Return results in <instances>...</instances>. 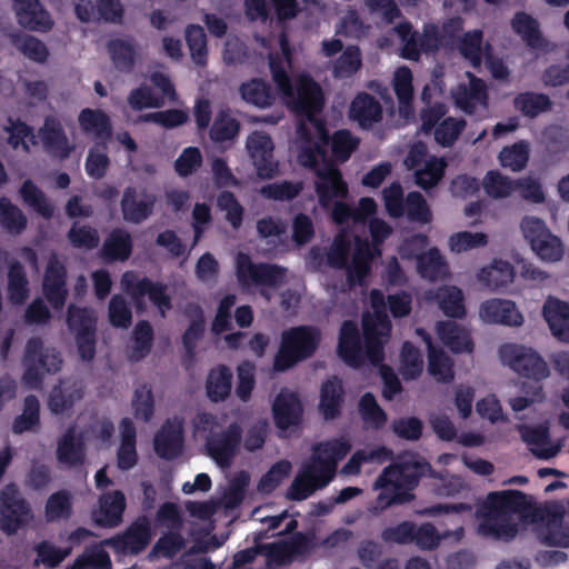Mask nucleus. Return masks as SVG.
<instances>
[{
	"label": "nucleus",
	"instance_id": "1",
	"mask_svg": "<svg viewBox=\"0 0 569 569\" xmlns=\"http://www.w3.org/2000/svg\"><path fill=\"white\" fill-rule=\"evenodd\" d=\"M533 508L532 498L522 491L490 492L476 512L480 519L478 532L483 537L510 541L518 533V526L512 521V516L526 517Z\"/></svg>",
	"mask_w": 569,
	"mask_h": 569
},
{
	"label": "nucleus",
	"instance_id": "2",
	"mask_svg": "<svg viewBox=\"0 0 569 569\" xmlns=\"http://www.w3.org/2000/svg\"><path fill=\"white\" fill-rule=\"evenodd\" d=\"M429 468L428 462L415 459H400L386 467L373 483L380 492L368 508L369 512L378 517L393 505L411 502L416 498L413 490Z\"/></svg>",
	"mask_w": 569,
	"mask_h": 569
},
{
	"label": "nucleus",
	"instance_id": "3",
	"mask_svg": "<svg viewBox=\"0 0 569 569\" xmlns=\"http://www.w3.org/2000/svg\"><path fill=\"white\" fill-rule=\"evenodd\" d=\"M321 332L313 326H297L282 331L279 349L274 356L273 368L283 372L297 362L313 356L319 347Z\"/></svg>",
	"mask_w": 569,
	"mask_h": 569
},
{
	"label": "nucleus",
	"instance_id": "4",
	"mask_svg": "<svg viewBox=\"0 0 569 569\" xmlns=\"http://www.w3.org/2000/svg\"><path fill=\"white\" fill-rule=\"evenodd\" d=\"M370 298L375 312L362 319L363 338L370 363L380 366L385 360V338L390 336L392 326L383 310L386 303L382 292L373 289Z\"/></svg>",
	"mask_w": 569,
	"mask_h": 569
},
{
	"label": "nucleus",
	"instance_id": "5",
	"mask_svg": "<svg viewBox=\"0 0 569 569\" xmlns=\"http://www.w3.org/2000/svg\"><path fill=\"white\" fill-rule=\"evenodd\" d=\"M23 366V381L30 388H38L46 373L60 371L62 358L56 348H44L41 338L32 337L26 343Z\"/></svg>",
	"mask_w": 569,
	"mask_h": 569
},
{
	"label": "nucleus",
	"instance_id": "6",
	"mask_svg": "<svg viewBox=\"0 0 569 569\" xmlns=\"http://www.w3.org/2000/svg\"><path fill=\"white\" fill-rule=\"evenodd\" d=\"M33 519L30 502L21 495L14 482L6 485L0 491V530L16 535Z\"/></svg>",
	"mask_w": 569,
	"mask_h": 569
},
{
	"label": "nucleus",
	"instance_id": "7",
	"mask_svg": "<svg viewBox=\"0 0 569 569\" xmlns=\"http://www.w3.org/2000/svg\"><path fill=\"white\" fill-rule=\"evenodd\" d=\"M236 277L241 287L278 288L287 277V268L269 262H253L249 254L236 257Z\"/></svg>",
	"mask_w": 569,
	"mask_h": 569
},
{
	"label": "nucleus",
	"instance_id": "8",
	"mask_svg": "<svg viewBox=\"0 0 569 569\" xmlns=\"http://www.w3.org/2000/svg\"><path fill=\"white\" fill-rule=\"evenodd\" d=\"M121 283L123 290L131 297L137 310L146 308V296L162 315L172 308L171 298L167 293V286L162 282H153L148 277L139 278L136 272L127 271L122 276Z\"/></svg>",
	"mask_w": 569,
	"mask_h": 569
},
{
	"label": "nucleus",
	"instance_id": "9",
	"mask_svg": "<svg viewBox=\"0 0 569 569\" xmlns=\"http://www.w3.org/2000/svg\"><path fill=\"white\" fill-rule=\"evenodd\" d=\"M503 363L522 377L540 381L549 376V368L543 358L531 348L517 343H505L499 348Z\"/></svg>",
	"mask_w": 569,
	"mask_h": 569
},
{
	"label": "nucleus",
	"instance_id": "10",
	"mask_svg": "<svg viewBox=\"0 0 569 569\" xmlns=\"http://www.w3.org/2000/svg\"><path fill=\"white\" fill-rule=\"evenodd\" d=\"M520 227L531 249L542 260L556 262L562 259L563 244L560 238L550 232L542 219L525 217Z\"/></svg>",
	"mask_w": 569,
	"mask_h": 569
},
{
	"label": "nucleus",
	"instance_id": "11",
	"mask_svg": "<svg viewBox=\"0 0 569 569\" xmlns=\"http://www.w3.org/2000/svg\"><path fill=\"white\" fill-rule=\"evenodd\" d=\"M316 547L317 536L313 531H298L286 540L269 545L267 556L277 565L284 566L309 556Z\"/></svg>",
	"mask_w": 569,
	"mask_h": 569
},
{
	"label": "nucleus",
	"instance_id": "12",
	"mask_svg": "<svg viewBox=\"0 0 569 569\" xmlns=\"http://www.w3.org/2000/svg\"><path fill=\"white\" fill-rule=\"evenodd\" d=\"M241 440V426L231 422L223 431L211 433L206 440V448L219 467L228 468L239 451Z\"/></svg>",
	"mask_w": 569,
	"mask_h": 569
},
{
	"label": "nucleus",
	"instance_id": "13",
	"mask_svg": "<svg viewBox=\"0 0 569 569\" xmlns=\"http://www.w3.org/2000/svg\"><path fill=\"white\" fill-rule=\"evenodd\" d=\"M246 147L260 179H272L277 176L279 163L274 160V144L269 134L260 131L252 132L247 139Z\"/></svg>",
	"mask_w": 569,
	"mask_h": 569
},
{
	"label": "nucleus",
	"instance_id": "14",
	"mask_svg": "<svg viewBox=\"0 0 569 569\" xmlns=\"http://www.w3.org/2000/svg\"><path fill=\"white\" fill-rule=\"evenodd\" d=\"M287 104L300 116L311 119L323 108L321 87L310 77L301 76L293 87V97L284 98Z\"/></svg>",
	"mask_w": 569,
	"mask_h": 569
},
{
	"label": "nucleus",
	"instance_id": "15",
	"mask_svg": "<svg viewBox=\"0 0 569 569\" xmlns=\"http://www.w3.org/2000/svg\"><path fill=\"white\" fill-rule=\"evenodd\" d=\"M151 538V522L148 517L141 516L132 521L122 533L113 537L110 545L118 553L136 556L148 547Z\"/></svg>",
	"mask_w": 569,
	"mask_h": 569
},
{
	"label": "nucleus",
	"instance_id": "16",
	"mask_svg": "<svg viewBox=\"0 0 569 569\" xmlns=\"http://www.w3.org/2000/svg\"><path fill=\"white\" fill-rule=\"evenodd\" d=\"M156 202V194L146 189L139 191L137 187L128 186L120 200L122 219L129 223L140 224L152 216Z\"/></svg>",
	"mask_w": 569,
	"mask_h": 569
},
{
	"label": "nucleus",
	"instance_id": "17",
	"mask_svg": "<svg viewBox=\"0 0 569 569\" xmlns=\"http://www.w3.org/2000/svg\"><path fill=\"white\" fill-rule=\"evenodd\" d=\"M42 293L54 310H62L67 298V268L56 254L48 260L43 279Z\"/></svg>",
	"mask_w": 569,
	"mask_h": 569
},
{
	"label": "nucleus",
	"instance_id": "18",
	"mask_svg": "<svg viewBox=\"0 0 569 569\" xmlns=\"http://www.w3.org/2000/svg\"><path fill=\"white\" fill-rule=\"evenodd\" d=\"M338 356L351 368H360L365 365L367 355L366 343L361 342V336L357 323L352 320H345L340 327L338 339Z\"/></svg>",
	"mask_w": 569,
	"mask_h": 569
},
{
	"label": "nucleus",
	"instance_id": "19",
	"mask_svg": "<svg viewBox=\"0 0 569 569\" xmlns=\"http://www.w3.org/2000/svg\"><path fill=\"white\" fill-rule=\"evenodd\" d=\"M318 181L315 184L319 203L323 208L332 204L333 199L343 198L348 193V186L342 179L339 168L331 161H325L317 169Z\"/></svg>",
	"mask_w": 569,
	"mask_h": 569
},
{
	"label": "nucleus",
	"instance_id": "20",
	"mask_svg": "<svg viewBox=\"0 0 569 569\" xmlns=\"http://www.w3.org/2000/svg\"><path fill=\"white\" fill-rule=\"evenodd\" d=\"M18 23L30 31L48 32L53 27L49 12L39 0H12Z\"/></svg>",
	"mask_w": 569,
	"mask_h": 569
},
{
	"label": "nucleus",
	"instance_id": "21",
	"mask_svg": "<svg viewBox=\"0 0 569 569\" xmlns=\"http://www.w3.org/2000/svg\"><path fill=\"white\" fill-rule=\"evenodd\" d=\"M303 408L300 399L293 392L281 391L272 405V415L276 427L286 431L291 427H298L302 421Z\"/></svg>",
	"mask_w": 569,
	"mask_h": 569
},
{
	"label": "nucleus",
	"instance_id": "22",
	"mask_svg": "<svg viewBox=\"0 0 569 569\" xmlns=\"http://www.w3.org/2000/svg\"><path fill=\"white\" fill-rule=\"evenodd\" d=\"M154 451L161 459L173 460L183 449V430L180 422L167 420L154 436Z\"/></svg>",
	"mask_w": 569,
	"mask_h": 569
},
{
	"label": "nucleus",
	"instance_id": "23",
	"mask_svg": "<svg viewBox=\"0 0 569 569\" xmlns=\"http://www.w3.org/2000/svg\"><path fill=\"white\" fill-rule=\"evenodd\" d=\"M378 256L371 243L366 239L356 240L351 264L347 268L346 278L349 287L363 284L371 272V262Z\"/></svg>",
	"mask_w": 569,
	"mask_h": 569
},
{
	"label": "nucleus",
	"instance_id": "24",
	"mask_svg": "<svg viewBox=\"0 0 569 569\" xmlns=\"http://www.w3.org/2000/svg\"><path fill=\"white\" fill-rule=\"evenodd\" d=\"M79 126L84 134L92 136L103 149L112 137V124L109 116L100 109L84 108L78 117Z\"/></svg>",
	"mask_w": 569,
	"mask_h": 569
},
{
	"label": "nucleus",
	"instance_id": "25",
	"mask_svg": "<svg viewBox=\"0 0 569 569\" xmlns=\"http://www.w3.org/2000/svg\"><path fill=\"white\" fill-rule=\"evenodd\" d=\"M46 150L53 157L64 160L74 149L66 134L61 122L56 118H47L40 130Z\"/></svg>",
	"mask_w": 569,
	"mask_h": 569
},
{
	"label": "nucleus",
	"instance_id": "26",
	"mask_svg": "<svg viewBox=\"0 0 569 569\" xmlns=\"http://www.w3.org/2000/svg\"><path fill=\"white\" fill-rule=\"evenodd\" d=\"M481 318L490 323L517 327L523 322V317L515 302L502 299H490L481 303Z\"/></svg>",
	"mask_w": 569,
	"mask_h": 569
},
{
	"label": "nucleus",
	"instance_id": "27",
	"mask_svg": "<svg viewBox=\"0 0 569 569\" xmlns=\"http://www.w3.org/2000/svg\"><path fill=\"white\" fill-rule=\"evenodd\" d=\"M349 116L363 129H370L382 120L381 103L368 92H359L351 101Z\"/></svg>",
	"mask_w": 569,
	"mask_h": 569
},
{
	"label": "nucleus",
	"instance_id": "28",
	"mask_svg": "<svg viewBox=\"0 0 569 569\" xmlns=\"http://www.w3.org/2000/svg\"><path fill=\"white\" fill-rule=\"evenodd\" d=\"M513 31L535 51H549V42L543 37L538 21L526 12H517L511 21Z\"/></svg>",
	"mask_w": 569,
	"mask_h": 569
},
{
	"label": "nucleus",
	"instance_id": "29",
	"mask_svg": "<svg viewBox=\"0 0 569 569\" xmlns=\"http://www.w3.org/2000/svg\"><path fill=\"white\" fill-rule=\"evenodd\" d=\"M542 315L552 335L560 341L569 342V302L549 297Z\"/></svg>",
	"mask_w": 569,
	"mask_h": 569
},
{
	"label": "nucleus",
	"instance_id": "30",
	"mask_svg": "<svg viewBox=\"0 0 569 569\" xmlns=\"http://www.w3.org/2000/svg\"><path fill=\"white\" fill-rule=\"evenodd\" d=\"M241 99L258 109H268L277 100V92L271 84L261 78H251L239 86Z\"/></svg>",
	"mask_w": 569,
	"mask_h": 569
},
{
	"label": "nucleus",
	"instance_id": "31",
	"mask_svg": "<svg viewBox=\"0 0 569 569\" xmlns=\"http://www.w3.org/2000/svg\"><path fill=\"white\" fill-rule=\"evenodd\" d=\"M345 390L341 380L333 376L323 381L320 388L319 411L325 420H333L341 413L345 400Z\"/></svg>",
	"mask_w": 569,
	"mask_h": 569
},
{
	"label": "nucleus",
	"instance_id": "32",
	"mask_svg": "<svg viewBox=\"0 0 569 569\" xmlns=\"http://www.w3.org/2000/svg\"><path fill=\"white\" fill-rule=\"evenodd\" d=\"M133 250L131 234L122 228H114L104 239L101 256L108 262L127 261Z\"/></svg>",
	"mask_w": 569,
	"mask_h": 569
},
{
	"label": "nucleus",
	"instance_id": "33",
	"mask_svg": "<svg viewBox=\"0 0 569 569\" xmlns=\"http://www.w3.org/2000/svg\"><path fill=\"white\" fill-rule=\"evenodd\" d=\"M107 51L114 68L129 73L133 70L138 54V46L132 38H114L107 42Z\"/></svg>",
	"mask_w": 569,
	"mask_h": 569
},
{
	"label": "nucleus",
	"instance_id": "34",
	"mask_svg": "<svg viewBox=\"0 0 569 569\" xmlns=\"http://www.w3.org/2000/svg\"><path fill=\"white\" fill-rule=\"evenodd\" d=\"M478 279L492 291H503L515 279V270L510 262L495 260L492 264L482 268Z\"/></svg>",
	"mask_w": 569,
	"mask_h": 569
},
{
	"label": "nucleus",
	"instance_id": "35",
	"mask_svg": "<svg viewBox=\"0 0 569 569\" xmlns=\"http://www.w3.org/2000/svg\"><path fill=\"white\" fill-rule=\"evenodd\" d=\"M232 372L226 365H219L210 369L206 380L207 397L212 402L227 400L232 388Z\"/></svg>",
	"mask_w": 569,
	"mask_h": 569
},
{
	"label": "nucleus",
	"instance_id": "36",
	"mask_svg": "<svg viewBox=\"0 0 569 569\" xmlns=\"http://www.w3.org/2000/svg\"><path fill=\"white\" fill-rule=\"evenodd\" d=\"M437 332L442 343L455 353L472 352L473 342L466 329L452 321L438 323Z\"/></svg>",
	"mask_w": 569,
	"mask_h": 569
},
{
	"label": "nucleus",
	"instance_id": "37",
	"mask_svg": "<svg viewBox=\"0 0 569 569\" xmlns=\"http://www.w3.org/2000/svg\"><path fill=\"white\" fill-rule=\"evenodd\" d=\"M126 509V497L120 490L106 493L100 499V512L96 522L103 527H116L122 521Z\"/></svg>",
	"mask_w": 569,
	"mask_h": 569
},
{
	"label": "nucleus",
	"instance_id": "38",
	"mask_svg": "<svg viewBox=\"0 0 569 569\" xmlns=\"http://www.w3.org/2000/svg\"><path fill=\"white\" fill-rule=\"evenodd\" d=\"M512 106L523 117L535 119L541 113L550 111L552 109V101L546 93L525 91L513 98Z\"/></svg>",
	"mask_w": 569,
	"mask_h": 569
},
{
	"label": "nucleus",
	"instance_id": "39",
	"mask_svg": "<svg viewBox=\"0 0 569 569\" xmlns=\"http://www.w3.org/2000/svg\"><path fill=\"white\" fill-rule=\"evenodd\" d=\"M57 460L68 467H79L84 462V445L77 439L73 428H69L58 441Z\"/></svg>",
	"mask_w": 569,
	"mask_h": 569
},
{
	"label": "nucleus",
	"instance_id": "40",
	"mask_svg": "<svg viewBox=\"0 0 569 569\" xmlns=\"http://www.w3.org/2000/svg\"><path fill=\"white\" fill-rule=\"evenodd\" d=\"M417 270L421 278L430 281L442 280L449 274L448 263L436 247L418 257Z\"/></svg>",
	"mask_w": 569,
	"mask_h": 569
},
{
	"label": "nucleus",
	"instance_id": "41",
	"mask_svg": "<svg viewBox=\"0 0 569 569\" xmlns=\"http://www.w3.org/2000/svg\"><path fill=\"white\" fill-rule=\"evenodd\" d=\"M67 327L76 337L77 335H87L97 332L98 318L93 309L89 307H79L73 303L67 309Z\"/></svg>",
	"mask_w": 569,
	"mask_h": 569
},
{
	"label": "nucleus",
	"instance_id": "42",
	"mask_svg": "<svg viewBox=\"0 0 569 569\" xmlns=\"http://www.w3.org/2000/svg\"><path fill=\"white\" fill-rule=\"evenodd\" d=\"M186 315L193 317V319H191L182 335V345L187 356L192 358L196 353L197 342L204 333L203 310L198 303H189L186 308Z\"/></svg>",
	"mask_w": 569,
	"mask_h": 569
},
{
	"label": "nucleus",
	"instance_id": "43",
	"mask_svg": "<svg viewBox=\"0 0 569 569\" xmlns=\"http://www.w3.org/2000/svg\"><path fill=\"white\" fill-rule=\"evenodd\" d=\"M83 397L81 388L64 382L52 388L48 399V407L54 415H61L73 408L76 401Z\"/></svg>",
	"mask_w": 569,
	"mask_h": 569
},
{
	"label": "nucleus",
	"instance_id": "44",
	"mask_svg": "<svg viewBox=\"0 0 569 569\" xmlns=\"http://www.w3.org/2000/svg\"><path fill=\"white\" fill-rule=\"evenodd\" d=\"M488 93L485 82L473 77L469 88H463L456 97V104L467 114H473L478 104L487 106Z\"/></svg>",
	"mask_w": 569,
	"mask_h": 569
},
{
	"label": "nucleus",
	"instance_id": "45",
	"mask_svg": "<svg viewBox=\"0 0 569 569\" xmlns=\"http://www.w3.org/2000/svg\"><path fill=\"white\" fill-rule=\"evenodd\" d=\"M133 346L129 352L131 361H140L144 359L152 349L154 333L151 323L148 320H140L132 331Z\"/></svg>",
	"mask_w": 569,
	"mask_h": 569
},
{
	"label": "nucleus",
	"instance_id": "46",
	"mask_svg": "<svg viewBox=\"0 0 569 569\" xmlns=\"http://www.w3.org/2000/svg\"><path fill=\"white\" fill-rule=\"evenodd\" d=\"M440 310L450 318H462L466 315L462 291L457 287H441L433 296Z\"/></svg>",
	"mask_w": 569,
	"mask_h": 569
},
{
	"label": "nucleus",
	"instance_id": "47",
	"mask_svg": "<svg viewBox=\"0 0 569 569\" xmlns=\"http://www.w3.org/2000/svg\"><path fill=\"white\" fill-rule=\"evenodd\" d=\"M8 298L13 305H22L29 297V281L19 261L10 264L8 271Z\"/></svg>",
	"mask_w": 569,
	"mask_h": 569
},
{
	"label": "nucleus",
	"instance_id": "48",
	"mask_svg": "<svg viewBox=\"0 0 569 569\" xmlns=\"http://www.w3.org/2000/svg\"><path fill=\"white\" fill-rule=\"evenodd\" d=\"M72 496L66 490H58L49 496L44 505V517L48 522L67 520L72 516Z\"/></svg>",
	"mask_w": 569,
	"mask_h": 569
},
{
	"label": "nucleus",
	"instance_id": "49",
	"mask_svg": "<svg viewBox=\"0 0 569 569\" xmlns=\"http://www.w3.org/2000/svg\"><path fill=\"white\" fill-rule=\"evenodd\" d=\"M40 426V402L34 395H28L23 400L22 413L14 418L12 432L22 435L34 431Z\"/></svg>",
	"mask_w": 569,
	"mask_h": 569
},
{
	"label": "nucleus",
	"instance_id": "50",
	"mask_svg": "<svg viewBox=\"0 0 569 569\" xmlns=\"http://www.w3.org/2000/svg\"><path fill=\"white\" fill-rule=\"evenodd\" d=\"M240 131V122L232 117L229 109H221L210 128L209 136L212 141L222 143L233 140Z\"/></svg>",
	"mask_w": 569,
	"mask_h": 569
},
{
	"label": "nucleus",
	"instance_id": "51",
	"mask_svg": "<svg viewBox=\"0 0 569 569\" xmlns=\"http://www.w3.org/2000/svg\"><path fill=\"white\" fill-rule=\"evenodd\" d=\"M28 219L22 210L7 197L0 198V226L9 233L20 234L27 228Z\"/></svg>",
	"mask_w": 569,
	"mask_h": 569
},
{
	"label": "nucleus",
	"instance_id": "52",
	"mask_svg": "<svg viewBox=\"0 0 569 569\" xmlns=\"http://www.w3.org/2000/svg\"><path fill=\"white\" fill-rule=\"evenodd\" d=\"M447 162L443 158L431 157L425 167L415 171V183L423 190L435 188L443 178Z\"/></svg>",
	"mask_w": 569,
	"mask_h": 569
},
{
	"label": "nucleus",
	"instance_id": "53",
	"mask_svg": "<svg viewBox=\"0 0 569 569\" xmlns=\"http://www.w3.org/2000/svg\"><path fill=\"white\" fill-rule=\"evenodd\" d=\"M109 553L100 546H90L66 569H111Z\"/></svg>",
	"mask_w": 569,
	"mask_h": 569
},
{
	"label": "nucleus",
	"instance_id": "54",
	"mask_svg": "<svg viewBox=\"0 0 569 569\" xmlns=\"http://www.w3.org/2000/svg\"><path fill=\"white\" fill-rule=\"evenodd\" d=\"M362 67L361 51L358 46H347L333 62L332 73L336 78L345 79L356 74Z\"/></svg>",
	"mask_w": 569,
	"mask_h": 569
},
{
	"label": "nucleus",
	"instance_id": "55",
	"mask_svg": "<svg viewBox=\"0 0 569 569\" xmlns=\"http://www.w3.org/2000/svg\"><path fill=\"white\" fill-rule=\"evenodd\" d=\"M301 471L318 489L327 487L336 476L332 462H325L312 455L309 462L302 466Z\"/></svg>",
	"mask_w": 569,
	"mask_h": 569
},
{
	"label": "nucleus",
	"instance_id": "56",
	"mask_svg": "<svg viewBox=\"0 0 569 569\" xmlns=\"http://www.w3.org/2000/svg\"><path fill=\"white\" fill-rule=\"evenodd\" d=\"M20 194L26 203L34 209L44 219H51L54 213L53 204L46 198V194L31 180H26Z\"/></svg>",
	"mask_w": 569,
	"mask_h": 569
},
{
	"label": "nucleus",
	"instance_id": "57",
	"mask_svg": "<svg viewBox=\"0 0 569 569\" xmlns=\"http://www.w3.org/2000/svg\"><path fill=\"white\" fill-rule=\"evenodd\" d=\"M13 46L29 60L44 63L49 58V49L43 41L31 34L12 38Z\"/></svg>",
	"mask_w": 569,
	"mask_h": 569
},
{
	"label": "nucleus",
	"instance_id": "58",
	"mask_svg": "<svg viewBox=\"0 0 569 569\" xmlns=\"http://www.w3.org/2000/svg\"><path fill=\"white\" fill-rule=\"evenodd\" d=\"M351 450L350 442L345 438H335L326 442L318 443L313 449V456L319 457L325 462H332L337 470L338 462L342 460Z\"/></svg>",
	"mask_w": 569,
	"mask_h": 569
},
{
	"label": "nucleus",
	"instance_id": "59",
	"mask_svg": "<svg viewBox=\"0 0 569 569\" xmlns=\"http://www.w3.org/2000/svg\"><path fill=\"white\" fill-rule=\"evenodd\" d=\"M34 566L42 565L46 569H54L71 553V548H60L43 540L34 546Z\"/></svg>",
	"mask_w": 569,
	"mask_h": 569
},
{
	"label": "nucleus",
	"instance_id": "60",
	"mask_svg": "<svg viewBox=\"0 0 569 569\" xmlns=\"http://www.w3.org/2000/svg\"><path fill=\"white\" fill-rule=\"evenodd\" d=\"M529 160V143L525 140L515 142L512 146L503 147L499 153V161L503 168L513 172L525 169Z\"/></svg>",
	"mask_w": 569,
	"mask_h": 569
},
{
	"label": "nucleus",
	"instance_id": "61",
	"mask_svg": "<svg viewBox=\"0 0 569 569\" xmlns=\"http://www.w3.org/2000/svg\"><path fill=\"white\" fill-rule=\"evenodd\" d=\"M395 30L402 42L401 57L407 60L418 61L422 53L419 46V32L413 30L409 21L400 22L396 26Z\"/></svg>",
	"mask_w": 569,
	"mask_h": 569
},
{
	"label": "nucleus",
	"instance_id": "62",
	"mask_svg": "<svg viewBox=\"0 0 569 569\" xmlns=\"http://www.w3.org/2000/svg\"><path fill=\"white\" fill-rule=\"evenodd\" d=\"M405 213L410 222L428 224L432 221L431 209L425 197L418 191H410L407 194Z\"/></svg>",
	"mask_w": 569,
	"mask_h": 569
},
{
	"label": "nucleus",
	"instance_id": "63",
	"mask_svg": "<svg viewBox=\"0 0 569 569\" xmlns=\"http://www.w3.org/2000/svg\"><path fill=\"white\" fill-rule=\"evenodd\" d=\"M483 33L480 29L465 32L459 41V52L472 67L478 68L482 61Z\"/></svg>",
	"mask_w": 569,
	"mask_h": 569
},
{
	"label": "nucleus",
	"instance_id": "64",
	"mask_svg": "<svg viewBox=\"0 0 569 569\" xmlns=\"http://www.w3.org/2000/svg\"><path fill=\"white\" fill-rule=\"evenodd\" d=\"M359 142V139L347 129L337 130L331 137L329 136L332 156L340 162H346L351 157Z\"/></svg>",
	"mask_w": 569,
	"mask_h": 569
}]
</instances>
